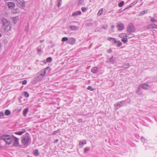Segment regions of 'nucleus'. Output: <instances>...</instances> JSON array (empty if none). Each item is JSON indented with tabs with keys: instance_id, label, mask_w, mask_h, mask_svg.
Masks as SVG:
<instances>
[{
	"instance_id": "f257e3e1",
	"label": "nucleus",
	"mask_w": 157,
	"mask_h": 157,
	"mask_svg": "<svg viewBox=\"0 0 157 157\" xmlns=\"http://www.w3.org/2000/svg\"><path fill=\"white\" fill-rule=\"evenodd\" d=\"M2 28L4 29L5 31L7 32L10 30L11 25L10 22L5 18H2L1 20Z\"/></svg>"
},
{
	"instance_id": "f03ea898",
	"label": "nucleus",
	"mask_w": 157,
	"mask_h": 157,
	"mask_svg": "<svg viewBox=\"0 0 157 157\" xmlns=\"http://www.w3.org/2000/svg\"><path fill=\"white\" fill-rule=\"evenodd\" d=\"M21 143L24 145L27 146L30 144L31 138L28 134L26 133L25 135L21 137Z\"/></svg>"
},
{
	"instance_id": "7ed1b4c3",
	"label": "nucleus",
	"mask_w": 157,
	"mask_h": 157,
	"mask_svg": "<svg viewBox=\"0 0 157 157\" xmlns=\"http://www.w3.org/2000/svg\"><path fill=\"white\" fill-rule=\"evenodd\" d=\"M0 139L1 140H2L3 142H5L7 144H10L13 142V136L3 135L0 136Z\"/></svg>"
},
{
	"instance_id": "20e7f679",
	"label": "nucleus",
	"mask_w": 157,
	"mask_h": 157,
	"mask_svg": "<svg viewBox=\"0 0 157 157\" xmlns=\"http://www.w3.org/2000/svg\"><path fill=\"white\" fill-rule=\"evenodd\" d=\"M136 28L132 23H130L127 28V32L128 33H131L136 31Z\"/></svg>"
},
{
	"instance_id": "39448f33",
	"label": "nucleus",
	"mask_w": 157,
	"mask_h": 157,
	"mask_svg": "<svg viewBox=\"0 0 157 157\" xmlns=\"http://www.w3.org/2000/svg\"><path fill=\"white\" fill-rule=\"evenodd\" d=\"M16 4L21 8H23L25 7V2L23 0H18L17 1Z\"/></svg>"
},
{
	"instance_id": "423d86ee",
	"label": "nucleus",
	"mask_w": 157,
	"mask_h": 157,
	"mask_svg": "<svg viewBox=\"0 0 157 157\" xmlns=\"http://www.w3.org/2000/svg\"><path fill=\"white\" fill-rule=\"evenodd\" d=\"M46 73L45 71L43 70H42L38 73L37 74V75H38L37 78L38 79V80L42 78L45 75Z\"/></svg>"
},
{
	"instance_id": "0eeeda50",
	"label": "nucleus",
	"mask_w": 157,
	"mask_h": 157,
	"mask_svg": "<svg viewBox=\"0 0 157 157\" xmlns=\"http://www.w3.org/2000/svg\"><path fill=\"white\" fill-rule=\"evenodd\" d=\"M13 145L15 147H18L19 146L18 139L13 136Z\"/></svg>"
},
{
	"instance_id": "6e6552de",
	"label": "nucleus",
	"mask_w": 157,
	"mask_h": 157,
	"mask_svg": "<svg viewBox=\"0 0 157 157\" xmlns=\"http://www.w3.org/2000/svg\"><path fill=\"white\" fill-rule=\"evenodd\" d=\"M139 86L141 87L143 89L146 90L150 88L149 85L147 83L140 84Z\"/></svg>"
},
{
	"instance_id": "1a4fd4ad",
	"label": "nucleus",
	"mask_w": 157,
	"mask_h": 157,
	"mask_svg": "<svg viewBox=\"0 0 157 157\" xmlns=\"http://www.w3.org/2000/svg\"><path fill=\"white\" fill-rule=\"evenodd\" d=\"M117 26L119 31H121L124 29V25L121 23L118 24Z\"/></svg>"
},
{
	"instance_id": "9d476101",
	"label": "nucleus",
	"mask_w": 157,
	"mask_h": 157,
	"mask_svg": "<svg viewBox=\"0 0 157 157\" xmlns=\"http://www.w3.org/2000/svg\"><path fill=\"white\" fill-rule=\"evenodd\" d=\"M113 56L111 57L109 59V61H107V62H110L114 64L116 63L117 61L116 60L115 58H113Z\"/></svg>"
},
{
	"instance_id": "9b49d317",
	"label": "nucleus",
	"mask_w": 157,
	"mask_h": 157,
	"mask_svg": "<svg viewBox=\"0 0 157 157\" xmlns=\"http://www.w3.org/2000/svg\"><path fill=\"white\" fill-rule=\"evenodd\" d=\"M75 42V39L73 38H70L68 39L67 43L69 44L72 45L74 44Z\"/></svg>"
},
{
	"instance_id": "f8f14e48",
	"label": "nucleus",
	"mask_w": 157,
	"mask_h": 157,
	"mask_svg": "<svg viewBox=\"0 0 157 157\" xmlns=\"http://www.w3.org/2000/svg\"><path fill=\"white\" fill-rule=\"evenodd\" d=\"M123 105V104L122 101L120 102L117 103V104L114 105V106L116 109H118L119 108L121 107Z\"/></svg>"
},
{
	"instance_id": "ddd939ff",
	"label": "nucleus",
	"mask_w": 157,
	"mask_h": 157,
	"mask_svg": "<svg viewBox=\"0 0 157 157\" xmlns=\"http://www.w3.org/2000/svg\"><path fill=\"white\" fill-rule=\"evenodd\" d=\"M7 6L9 8L12 9L15 7V4L13 2H9L7 3Z\"/></svg>"
},
{
	"instance_id": "4468645a",
	"label": "nucleus",
	"mask_w": 157,
	"mask_h": 157,
	"mask_svg": "<svg viewBox=\"0 0 157 157\" xmlns=\"http://www.w3.org/2000/svg\"><path fill=\"white\" fill-rule=\"evenodd\" d=\"M86 143V140H84L82 141H80L79 145V147L80 148L82 147L83 146V145L84 144H85Z\"/></svg>"
},
{
	"instance_id": "2eb2a0df",
	"label": "nucleus",
	"mask_w": 157,
	"mask_h": 157,
	"mask_svg": "<svg viewBox=\"0 0 157 157\" xmlns=\"http://www.w3.org/2000/svg\"><path fill=\"white\" fill-rule=\"evenodd\" d=\"M98 68L93 67L91 69V71L93 73H96L98 72Z\"/></svg>"
},
{
	"instance_id": "dca6fc26",
	"label": "nucleus",
	"mask_w": 157,
	"mask_h": 157,
	"mask_svg": "<svg viewBox=\"0 0 157 157\" xmlns=\"http://www.w3.org/2000/svg\"><path fill=\"white\" fill-rule=\"evenodd\" d=\"M123 105L126 106L127 104H129L131 102V101L130 99H128L126 100L122 101Z\"/></svg>"
},
{
	"instance_id": "f3484780",
	"label": "nucleus",
	"mask_w": 157,
	"mask_h": 157,
	"mask_svg": "<svg viewBox=\"0 0 157 157\" xmlns=\"http://www.w3.org/2000/svg\"><path fill=\"white\" fill-rule=\"evenodd\" d=\"M82 13L80 11H77L76 12H75L73 13L72 14V16H76L78 15L81 14Z\"/></svg>"
},
{
	"instance_id": "a211bd4d",
	"label": "nucleus",
	"mask_w": 157,
	"mask_h": 157,
	"mask_svg": "<svg viewBox=\"0 0 157 157\" xmlns=\"http://www.w3.org/2000/svg\"><path fill=\"white\" fill-rule=\"evenodd\" d=\"M70 28L72 30H77L78 29H79L78 27L75 25H71L70 26Z\"/></svg>"
},
{
	"instance_id": "6ab92c4d",
	"label": "nucleus",
	"mask_w": 157,
	"mask_h": 157,
	"mask_svg": "<svg viewBox=\"0 0 157 157\" xmlns=\"http://www.w3.org/2000/svg\"><path fill=\"white\" fill-rule=\"evenodd\" d=\"M34 155L35 156H37L39 155L40 153L39 152L38 150L37 149H35L34 151Z\"/></svg>"
},
{
	"instance_id": "aec40b11",
	"label": "nucleus",
	"mask_w": 157,
	"mask_h": 157,
	"mask_svg": "<svg viewBox=\"0 0 157 157\" xmlns=\"http://www.w3.org/2000/svg\"><path fill=\"white\" fill-rule=\"evenodd\" d=\"M114 42L117 44V47H119L122 45V43L120 41H117L115 39Z\"/></svg>"
},
{
	"instance_id": "412c9836",
	"label": "nucleus",
	"mask_w": 157,
	"mask_h": 157,
	"mask_svg": "<svg viewBox=\"0 0 157 157\" xmlns=\"http://www.w3.org/2000/svg\"><path fill=\"white\" fill-rule=\"evenodd\" d=\"M130 65L129 63H125L123 65V67L124 69H127L129 67Z\"/></svg>"
},
{
	"instance_id": "4be33fe9",
	"label": "nucleus",
	"mask_w": 157,
	"mask_h": 157,
	"mask_svg": "<svg viewBox=\"0 0 157 157\" xmlns=\"http://www.w3.org/2000/svg\"><path fill=\"white\" fill-rule=\"evenodd\" d=\"M13 21L14 24H16L17 21L19 19V17L18 16L13 17Z\"/></svg>"
},
{
	"instance_id": "5701e85b",
	"label": "nucleus",
	"mask_w": 157,
	"mask_h": 157,
	"mask_svg": "<svg viewBox=\"0 0 157 157\" xmlns=\"http://www.w3.org/2000/svg\"><path fill=\"white\" fill-rule=\"evenodd\" d=\"M11 114L10 111L9 109H6L5 112V114L6 116H9Z\"/></svg>"
},
{
	"instance_id": "b1692460",
	"label": "nucleus",
	"mask_w": 157,
	"mask_h": 157,
	"mask_svg": "<svg viewBox=\"0 0 157 157\" xmlns=\"http://www.w3.org/2000/svg\"><path fill=\"white\" fill-rule=\"evenodd\" d=\"M153 25H154V24H152L148 25L147 27V29H151L152 28V29L154 28V27L155 26H153Z\"/></svg>"
},
{
	"instance_id": "393cba45",
	"label": "nucleus",
	"mask_w": 157,
	"mask_h": 157,
	"mask_svg": "<svg viewBox=\"0 0 157 157\" xmlns=\"http://www.w3.org/2000/svg\"><path fill=\"white\" fill-rule=\"evenodd\" d=\"M25 132H26V131L25 130H24L23 131H19V132H15V133L17 135H21L22 134H23V133Z\"/></svg>"
},
{
	"instance_id": "a878e982",
	"label": "nucleus",
	"mask_w": 157,
	"mask_h": 157,
	"mask_svg": "<svg viewBox=\"0 0 157 157\" xmlns=\"http://www.w3.org/2000/svg\"><path fill=\"white\" fill-rule=\"evenodd\" d=\"M29 111V109L28 108L25 109L23 111V115L24 116H25Z\"/></svg>"
},
{
	"instance_id": "bb28decb",
	"label": "nucleus",
	"mask_w": 157,
	"mask_h": 157,
	"mask_svg": "<svg viewBox=\"0 0 157 157\" xmlns=\"http://www.w3.org/2000/svg\"><path fill=\"white\" fill-rule=\"evenodd\" d=\"M90 150V147H85L84 149V153H86L87 151H89Z\"/></svg>"
},
{
	"instance_id": "cd10ccee",
	"label": "nucleus",
	"mask_w": 157,
	"mask_h": 157,
	"mask_svg": "<svg viewBox=\"0 0 157 157\" xmlns=\"http://www.w3.org/2000/svg\"><path fill=\"white\" fill-rule=\"evenodd\" d=\"M147 11L144 10L143 11L140 12L139 14V16H142L145 13H147Z\"/></svg>"
},
{
	"instance_id": "c85d7f7f",
	"label": "nucleus",
	"mask_w": 157,
	"mask_h": 157,
	"mask_svg": "<svg viewBox=\"0 0 157 157\" xmlns=\"http://www.w3.org/2000/svg\"><path fill=\"white\" fill-rule=\"evenodd\" d=\"M138 1H136L133 2L131 3L128 6V7H127V8H128L129 7H132V6L135 5L137 3Z\"/></svg>"
},
{
	"instance_id": "c756f323",
	"label": "nucleus",
	"mask_w": 157,
	"mask_h": 157,
	"mask_svg": "<svg viewBox=\"0 0 157 157\" xmlns=\"http://www.w3.org/2000/svg\"><path fill=\"white\" fill-rule=\"evenodd\" d=\"M128 36H127V37L129 38H131L134 37L135 36L134 35L131 33H129L128 34Z\"/></svg>"
},
{
	"instance_id": "7c9ffc66",
	"label": "nucleus",
	"mask_w": 157,
	"mask_h": 157,
	"mask_svg": "<svg viewBox=\"0 0 157 157\" xmlns=\"http://www.w3.org/2000/svg\"><path fill=\"white\" fill-rule=\"evenodd\" d=\"M121 41L122 42L126 43L128 42V39L126 37H123L121 39Z\"/></svg>"
},
{
	"instance_id": "2f4dec72",
	"label": "nucleus",
	"mask_w": 157,
	"mask_h": 157,
	"mask_svg": "<svg viewBox=\"0 0 157 157\" xmlns=\"http://www.w3.org/2000/svg\"><path fill=\"white\" fill-rule=\"evenodd\" d=\"M124 2L123 1H121L118 4V6L120 7H122L124 4Z\"/></svg>"
},
{
	"instance_id": "473e14b6",
	"label": "nucleus",
	"mask_w": 157,
	"mask_h": 157,
	"mask_svg": "<svg viewBox=\"0 0 157 157\" xmlns=\"http://www.w3.org/2000/svg\"><path fill=\"white\" fill-rule=\"evenodd\" d=\"M103 9H101L98 12V16L101 15L102 14V12H103Z\"/></svg>"
},
{
	"instance_id": "72a5a7b5",
	"label": "nucleus",
	"mask_w": 157,
	"mask_h": 157,
	"mask_svg": "<svg viewBox=\"0 0 157 157\" xmlns=\"http://www.w3.org/2000/svg\"><path fill=\"white\" fill-rule=\"evenodd\" d=\"M52 61V59L51 57H48L46 59V61L48 62H51Z\"/></svg>"
},
{
	"instance_id": "f704fd0d",
	"label": "nucleus",
	"mask_w": 157,
	"mask_h": 157,
	"mask_svg": "<svg viewBox=\"0 0 157 157\" xmlns=\"http://www.w3.org/2000/svg\"><path fill=\"white\" fill-rule=\"evenodd\" d=\"M68 38L66 37H63L62 39V41H63V42L68 41Z\"/></svg>"
},
{
	"instance_id": "c9c22d12",
	"label": "nucleus",
	"mask_w": 157,
	"mask_h": 157,
	"mask_svg": "<svg viewBox=\"0 0 157 157\" xmlns=\"http://www.w3.org/2000/svg\"><path fill=\"white\" fill-rule=\"evenodd\" d=\"M151 21L152 22H156L157 23V20H156L155 18L153 17H151Z\"/></svg>"
},
{
	"instance_id": "e433bc0d",
	"label": "nucleus",
	"mask_w": 157,
	"mask_h": 157,
	"mask_svg": "<svg viewBox=\"0 0 157 157\" xmlns=\"http://www.w3.org/2000/svg\"><path fill=\"white\" fill-rule=\"evenodd\" d=\"M78 5L82 4L84 2V0H78Z\"/></svg>"
},
{
	"instance_id": "4c0bfd02",
	"label": "nucleus",
	"mask_w": 157,
	"mask_h": 157,
	"mask_svg": "<svg viewBox=\"0 0 157 157\" xmlns=\"http://www.w3.org/2000/svg\"><path fill=\"white\" fill-rule=\"evenodd\" d=\"M24 95L25 97H28L29 96V93L27 92H24Z\"/></svg>"
},
{
	"instance_id": "58836bf2",
	"label": "nucleus",
	"mask_w": 157,
	"mask_h": 157,
	"mask_svg": "<svg viewBox=\"0 0 157 157\" xmlns=\"http://www.w3.org/2000/svg\"><path fill=\"white\" fill-rule=\"evenodd\" d=\"M82 10L83 12H84L87 10V8L86 7H83L81 9Z\"/></svg>"
},
{
	"instance_id": "ea45409f",
	"label": "nucleus",
	"mask_w": 157,
	"mask_h": 157,
	"mask_svg": "<svg viewBox=\"0 0 157 157\" xmlns=\"http://www.w3.org/2000/svg\"><path fill=\"white\" fill-rule=\"evenodd\" d=\"M87 89L88 90H90L91 91H93L94 90V89H93L92 87L90 86H89L87 88Z\"/></svg>"
},
{
	"instance_id": "a19ab883",
	"label": "nucleus",
	"mask_w": 157,
	"mask_h": 157,
	"mask_svg": "<svg viewBox=\"0 0 157 157\" xmlns=\"http://www.w3.org/2000/svg\"><path fill=\"white\" fill-rule=\"evenodd\" d=\"M124 33H121L119 35V36L120 37L123 38L124 37Z\"/></svg>"
},
{
	"instance_id": "79ce46f5",
	"label": "nucleus",
	"mask_w": 157,
	"mask_h": 157,
	"mask_svg": "<svg viewBox=\"0 0 157 157\" xmlns=\"http://www.w3.org/2000/svg\"><path fill=\"white\" fill-rule=\"evenodd\" d=\"M112 39L114 41V40L115 39V38L110 37H109L108 38V40H110Z\"/></svg>"
},
{
	"instance_id": "37998d69",
	"label": "nucleus",
	"mask_w": 157,
	"mask_h": 157,
	"mask_svg": "<svg viewBox=\"0 0 157 157\" xmlns=\"http://www.w3.org/2000/svg\"><path fill=\"white\" fill-rule=\"evenodd\" d=\"M77 121L79 123H81L82 122V120L81 118L78 119Z\"/></svg>"
},
{
	"instance_id": "c03bdc74",
	"label": "nucleus",
	"mask_w": 157,
	"mask_h": 157,
	"mask_svg": "<svg viewBox=\"0 0 157 157\" xmlns=\"http://www.w3.org/2000/svg\"><path fill=\"white\" fill-rule=\"evenodd\" d=\"M141 90V89L139 87L137 88V89L136 90V93H139V92H140Z\"/></svg>"
},
{
	"instance_id": "a18cd8bd",
	"label": "nucleus",
	"mask_w": 157,
	"mask_h": 157,
	"mask_svg": "<svg viewBox=\"0 0 157 157\" xmlns=\"http://www.w3.org/2000/svg\"><path fill=\"white\" fill-rule=\"evenodd\" d=\"M50 67L48 66L47 67L43 69L42 70L45 71V72H46V71L49 69Z\"/></svg>"
},
{
	"instance_id": "49530a36",
	"label": "nucleus",
	"mask_w": 157,
	"mask_h": 157,
	"mask_svg": "<svg viewBox=\"0 0 157 157\" xmlns=\"http://www.w3.org/2000/svg\"><path fill=\"white\" fill-rule=\"evenodd\" d=\"M61 2H62V0H59V1L58 2V7H59L60 6Z\"/></svg>"
},
{
	"instance_id": "de8ad7c7",
	"label": "nucleus",
	"mask_w": 157,
	"mask_h": 157,
	"mask_svg": "<svg viewBox=\"0 0 157 157\" xmlns=\"http://www.w3.org/2000/svg\"><path fill=\"white\" fill-rule=\"evenodd\" d=\"M108 26V25H105V26H103V27H102V28L103 29L106 30V29L107 28Z\"/></svg>"
},
{
	"instance_id": "09e8293b",
	"label": "nucleus",
	"mask_w": 157,
	"mask_h": 157,
	"mask_svg": "<svg viewBox=\"0 0 157 157\" xmlns=\"http://www.w3.org/2000/svg\"><path fill=\"white\" fill-rule=\"evenodd\" d=\"M141 140L142 142H144L145 141V139L143 137H141Z\"/></svg>"
},
{
	"instance_id": "8fccbe9b",
	"label": "nucleus",
	"mask_w": 157,
	"mask_h": 157,
	"mask_svg": "<svg viewBox=\"0 0 157 157\" xmlns=\"http://www.w3.org/2000/svg\"><path fill=\"white\" fill-rule=\"evenodd\" d=\"M4 114L3 112H0V117H4Z\"/></svg>"
},
{
	"instance_id": "3c124183",
	"label": "nucleus",
	"mask_w": 157,
	"mask_h": 157,
	"mask_svg": "<svg viewBox=\"0 0 157 157\" xmlns=\"http://www.w3.org/2000/svg\"><path fill=\"white\" fill-rule=\"evenodd\" d=\"M27 83V81L26 80H24L22 82L23 85L26 84Z\"/></svg>"
},
{
	"instance_id": "603ef678",
	"label": "nucleus",
	"mask_w": 157,
	"mask_h": 157,
	"mask_svg": "<svg viewBox=\"0 0 157 157\" xmlns=\"http://www.w3.org/2000/svg\"><path fill=\"white\" fill-rule=\"evenodd\" d=\"M86 25L89 26H92V24L91 23H89L86 24Z\"/></svg>"
},
{
	"instance_id": "864d4df0",
	"label": "nucleus",
	"mask_w": 157,
	"mask_h": 157,
	"mask_svg": "<svg viewBox=\"0 0 157 157\" xmlns=\"http://www.w3.org/2000/svg\"><path fill=\"white\" fill-rule=\"evenodd\" d=\"M37 51L38 52H42V50L41 49L37 48Z\"/></svg>"
},
{
	"instance_id": "5fc2aeb1",
	"label": "nucleus",
	"mask_w": 157,
	"mask_h": 157,
	"mask_svg": "<svg viewBox=\"0 0 157 157\" xmlns=\"http://www.w3.org/2000/svg\"><path fill=\"white\" fill-rule=\"evenodd\" d=\"M138 95H142L143 94V93L141 91L139 93H136Z\"/></svg>"
},
{
	"instance_id": "6e6d98bb",
	"label": "nucleus",
	"mask_w": 157,
	"mask_h": 157,
	"mask_svg": "<svg viewBox=\"0 0 157 157\" xmlns=\"http://www.w3.org/2000/svg\"><path fill=\"white\" fill-rule=\"evenodd\" d=\"M2 140H1L0 139V149L1 148H2V145H1V143L2 142Z\"/></svg>"
},
{
	"instance_id": "4d7b16f0",
	"label": "nucleus",
	"mask_w": 157,
	"mask_h": 157,
	"mask_svg": "<svg viewBox=\"0 0 157 157\" xmlns=\"http://www.w3.org/2000/svg\"><path fill=\"white\" fill-rule=\"evenodd\" d=\"M112 52V50L111 49H110L107 50V52L108 53H110Z\"/></svg>"
},
{
	"instance_id": "13d9d810",
	"label": "nucleus",
	"mask_w": 157,
	"mask_h": 157,
	"mask_svg": "<svg viewBox=\"0 0 157 157\" xmlns=\"http://www.w3.org/2000/svg\"><path fill=\"white\" fill-rule=\"evenodd\" d=\"M154 16L155 17L157 18V13H155L154 14Z\"/></svg>"
},
{
	"instance_id": "bf43d9fd",
	"label": "nucleus",
	"mask_w": 157,
	"mask_h": 157,
	"mask_svg": "<svg viewBox=\"0 0 157 157\" xmlns=\"http://www.w3.org/2000/svg\"><path fill=\"white\" fill-rule=\"evenodd\" d=\"M59 141V140L58 139H56L54 141V143H57Z\"/></svg>"
},
{
	"instance_id": "052dcab7",
	"label": "nucleus",
	"mask_w": 157,
	"mask_h": 157,
	"mask_svg": "<svg viewBox=\"0 0 157 157\" xmlns=\"http://www.w3.org/2000/svg\"><path fill=\"white\" fill-rule=\"evenodd\" d=\"M154 25L156 26H155L154 27V29H157V25H155V24H154Z\"/></svg>"
},
{
	"instance_id": "680f3d73",
	"label": "nucleus",
	"mask_w": 157,
	"mask_h": 157,
	"mask_svg": "<svg viewBox=\"0 0 157 157\" xmlns=\"http://www.w3.org/2000/svg\"><path fill=\"white\" fill-rule=\"evenodd\" d=\"M44 41V40H41L40 41V43H42Z\"/></svg>"
},
{
	"instance_id": "e2e57ef3",
	"label": "nucleus",
	"mask_w": 157,
	"mask_h": 157,
	"mask_svg": "<svg viewBox=\"0 0 157 157\" xmlns=\"http://www.w3.org/2000/svg\"><path fill=\"white\" fill-rule=\"evenodd\" d=\"M125 35V37H127V36H128V34H124Z\"/></svg>"
},
{
	"instance_id": "0e129e2a",
	"label": "nucleus",
	"mask_w": 157,
	"mask_h": 157,
	"mask_svg": "<svg viewBox=\"0 0 157 157\" xmlns=\"http://www.w3.org/2000/svg\"><path fill=\"white\" fill-rule=\"evenodd\" d=\"M56 131H54V132H53V135H55V133H56Z\"/></svg>"
},
{
	"instance_id": "69168bd1",
	"label": "nucleus",
	"mask_w": 157,
	"mask_h": 157,
	"mask_svg": "<svg viewBox=\"0 0 157 157\" xmlns=\"http://www.w3.org/2000/svg\"><path fill=\"white\" fill-rule=\"evenodd\" d=\"M114 27V25H113L111 26V28L112 29H113Z\"/></svg>"
},
{
	"instance_id": "338daca9",
	"label": "nucleus",
	"mask_w": 157,
	"mask_h": 157,
	"mask_svg": "<svg viewBox=\"0 0 157 157\" xmlns=\"http://www.w3.org/2000/svg\"><path fill=\"white\" fill-rule=\"evenodd\" d=\"M2 35L0 33V37H1Z\"/></svg>"
},
{
	"instance_id": "774afa93",
	"label": "nucleus",
	"mask_w": 157,
	"mask_h": 157,
	"mask_svg": "<svg viewBox=\"0 0 157 157\" xmlns=\"http://www.w3.org/2000/svg\"><path fill=\"white\" fill-rule=\"evenodd\" d=\"M28 157H30L29 155H28Z\"/></svg>"
}]
</instances>
